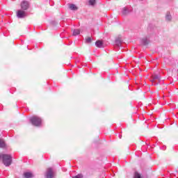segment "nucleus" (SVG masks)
<instances>
[{
	"mask_svg": "<svg viewBox=\"0 0 178 178\" xmlns=\"http://www.w3.org/2000/svg\"><path fill=\"white\" fill-rule=\"evenodd\" d=\"M149 42V40H148V38H143L141 39V44L143 45H147V44Z\"/></svg>",
	"mask_w": 178,
	"mask_h": 178,
	"instance_id": "nucleus-10",
	"label": "nucleus"
},
{
	"mask_svg": "<svg viewBox=\"0 0 178 178\" xmlns=\"http://www.w3.org/2000/svg\"><path fill=\"white\" fill-rule=\"evenodd\" d=\"M17 16L19 19H23V17H26V16H27V13L24 11V10H19L17 12Z\"/></svg>",
	"mask_w": 178,
	"mask_h": 178,
	"instance_id": "nucleus-3",
	"label": "nucleus"
},
{
	"mask_svg": "<svg viewBox=\"0 0 178 178\" xmlns=\"http://www.w3.org/2000/svg\"><path fill=\"white\" fill-rule=\"evenodd\" d=\"M70 10H77L79 8L75 4H69Z\"/></svg>",
	"mask_w": 178,
	"mask_h": 178,
	"instance_id": "nucleus-11",
	"label": "nucleus"
},
{
	"mask_svg": "<svg viewBox=\"0 0 178 178\" xmlns=\"http://www.w3.org/2000/svg\"><path fill=\"white\" fill-rule=\"evenodd\" d=\"M130 12H131V9H129L127 7H124L122 8V15H129V13H130Z\"/></svg>",
	"mask_w": 178,
	"mask_h": 178,
	"instance_id": "nucleus-7",
	"label": "nucleus"
},
{
	"mask_svg": "<svg viewBox=\"0 0 178 178\" xmlns=\"http://www.w3.org/2000/svg\"><path fill=\"white\" fill-rule=\"evenodd\" d=\"M54 170H52V168H47L46 173H45V177L46 178H54Z\"/></svg>",
	"mask_w": 178,
	"mask_h": 178,
	"instance_id": "nucleus-4",
	"label": "nucleus"
},
{
	"mask_svg": "<svg viewBox=\"0 0 178 178\" xmlns=\"http://www.w3.org/2000/svg\"><path fill=\"white\" fill-rule=\"evenodd\" d=\"M139 1H144V0H139Z\"/></svg>",
	"mask_w": 178,
	"mask_h": 178,
	"instance_id": "nucleus-20",
	"label": "nucleus"
},
{
	"mask_svg": "<svg viewBox=\"0 0 178 178\" xmlns=\"http://www.w3.org/2000/svg\"><path fill=\"white\" fill-rule=\"evenodd\" d=\"M165 21L172 22V15L170 14V12H167L165 15Z\"/></svg>",
	"mask_w": 178,
	"mask_h": 178,
	"instance_id": "nucleus-8",
	"label": "nucleus"
},
{
	"mask_svg": "<svg viewBox=\"0 0 178 178\" xmlns=\"http://www.w3.org/2000/svg\"><path fill=\"white\" fill-rule=\"evenodd\" d=\"M122 42H123L122 37L119 36L115 39V45H117V47H120L122 45Z\"/></svg>",
	"mask_w": 178,
	"mask_h": 178,
	"instance_id": "nucleus-6",
	"label": "nucleus"
},
{
	"mask_svg": "<svg viewBox=\"0 0 178 178\" xmlns=\"http://www.w3.org/2000/svg\"><path fill=\"white\" fill-rule=\"evenodd\" d=\"M1 159L4 165L10 166V165H12V155L6 154H0V160Z\"/></svg>",
	"mask_w": 178,
	"mask_h": 178,
	"instance_id": "nucleus-1",
	"label": "nucleus"
},
{
	"mask_svg": "<svg viewBox=\"0 0 178 178\" xmlns=\"http://www.w3.org/2000/svg\"><path fill=\"white\" fill-rule=\"evenodd\" d=\"M159 79H160L159 75H153L152 81V83H154V81H155V80H159Z\"/></svg>",
	"mask_w": 178,
	"mask_h": 178,
	"instance_id": "nucleus-14",
	"label": "nucleus"
},
{
	"mask_svg": "<svg viewBox=\"0 0 178 178\" xmlns=\"http://www.w3.org/2000/svg\"><path fill=\"white\" fill-rule=\"evenodd\" d=\"M6 143L3 139H0V148H6Z\"/></svg>",
	"mask_w": 178,
	"mask_h": 178,
	"instance_id": "nucleus-12",
	"label": "nucleus"
},
{
	"mask_svg": "<svg viewBox=\"0 0 178 178\" xmlns=\"http://www.w3.org/2000/svg\"><path fill=\"white\" fill-rule=\"evenodd\" d=\"M134 178H143V177H141V175H140L138 172H136L134 174Z\"/></svg>",
	"mask_w": 178,
	"mask_h": 178,
	"instance_id": "nucleus-17",
	"label": "nucleus"
},
{
	"mask_svg": "<svg viewBox=\"0 0 178 178\" xmlns=\"http://www.w3.org/2000/svg\"><path fill=\"white\" fill-rule=\"evenodd\" d=\"M30 122L33 126L40 127V126H41V123H42V120L40 117L35 115L30 118Z\"/></svg>",
	"mask_w": 178,
	"mask_h": 178,
	"instance_id": "nucleus-2",
	"label": "nucleus"
},
{
	"mask_svg": "<svg viewBox=\"0 0 178 178\" xmlns=\"http://www.w3.org/2000/svg\"><path fill=\"white\" fill-rule=\"evenodd\" d=\"M72 178H83V175L79 174L76 176L73 177Z\"/></svg>",
	"mask_w": 178,
	"mask_h": 178,
	"instance_id": "nucleus-19",
	"label": "nucleus"
},
{
	"mask_svg": "<svg viewBox=\"0 0 178 178\" xmlns=\"http://www.w3.org/2000/svg\"><path fill=\"white\" fill-rule=\"evenodd\" d=\"M80 34V30L79 29H74L73 31V35H79Z\"/></svg>",
	"mask_w": 178,
	"mask_h": 178,
	"instance_id": "nucleus-15",
	"label": "nucleus"
},
{
	"mask_svg": "<svg viewBox=\"0 0 178 178\" xmlns=\"http://www.w3.org/2000/svg\"><path fill=\"white\" fill-rule=\"evenodd\" d=\"M92 41V39L90 37L86 38V44H90V42Z\"/></svg>",
	"mask_w": 178,
	"mask_h": 178,
	"instance_id": "nucleus-16",
	"label": "nucleus"
},
{
	"mask_svg": "<svg viewBox=\"0 0 178 178\" xmlns=\"http://www.w3.org/2000/svg\"><path fill=\"white\" fill-rule=\"evenodd\" d=\"M24 176L25 178H32L33 177V173L26 172L24 173Z\"/></svg>",
	"mask_w": 178,
	"mask_h": 178,
	"instance_id": "nucleus-13",
	"label": "nucleus"
},
{
	"mask_svg": "<svg viewBox=\"0 0 178 178\" xmlns=\"http://www.w3.org/2000/svg\"><path fill=\"white\" fill-rule=\"evenodd\" d=\"M21 8L22 10H27L30 8V3L27 1H24L21 3Z\"/></svg>",
	"mask_w": 178,
	"mask_h": 178,
	"instance_id": "nucleus-5",
	"label": "nucleus"
},
{
	"mask_svg": "<svg viewBox=\"0 0 178 178\" xmlns=\"http://www.w3.org/2000/svg\"><path fill=\"white\" fill-rule=\"evenodd\" d=\"M89 3L92 6L95 5V0H89Z\"/></svg>",
	"mask_w": 178,
	"mask_h": 178,
	"instance_id": "nucleus-18",
	"label": "nucleus"
},
{
	"mask_svg": "<svg viewBox=\"0 0 178 178\" xmlns=\"http://www.w3.org/2000/svg\"><path fill=\"white\" fill-rule=\"evenodd\" d=\"M95 45L97 47V48H104V42H102L101 40H97Z\"/></svg>",
	"mask_w": 178,
	"mask_h": 178,
	"instance_id": "nucleus-9",
	"label": "nucleus"
}]
</instances>
